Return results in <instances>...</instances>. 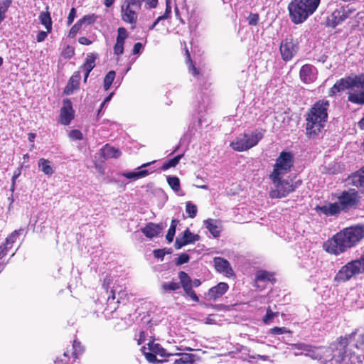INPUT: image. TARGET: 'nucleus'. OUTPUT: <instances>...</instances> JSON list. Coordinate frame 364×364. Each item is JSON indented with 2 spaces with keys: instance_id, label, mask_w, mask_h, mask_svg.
<instances>
[{
  "instance_id": "1",
  "label": "nucleus",
  "mask_w": 364,
  "mask_h": 364,
  "mask_svg": "<svg viewBox=\"0 0 364 364\" xmlns=\"http://www.w3.org/2000/svg\"><path fill=\"white\" fill-rule=\"evenodd\" d=\"M305 355L323 363L333 360L336 364H357L364 361V333L353 332L339 337L328 348L309 346Z\"/></svg>"
},
{
  "instance_id": "2",
  "label": "nucleus",
  "mask_w": 364,
  "mask_h": 364,
  "mask_svg": "<svg viewBox=\"0 0 364 364\" xmlns=\"http://www.w3.org/2000/svg\"><path fill=\"white\" fill-rule=\"evenodd\" d=\"M364 237V225L354 226L341 230L323 243L329 254L338 255L355 245Z\"/></svg>"
},
{
  "instance_id": "3",
  "label": "nucleus",
  "mask_w": 364,
  "mask_h": 364,
  "mask_svg": "<svg viewBox=\"0 0 364 364\" xmlns=\"http://www.w3.org/2000/svg\"><path fill=\"white\" fill-rule=\"evenodd\" d=\"M329 101L326 99L316 102L309 109L306 117V134L309 137L318 136L328 121Z\"/></svg>"
},
{
  "instance_id": "4",
  "label": "nucleus",
  "mask_w": 364,
  "mask_h": 364,
  "mask_svg": "<svg viewBox=\"0 0 364 364\" xmlns=\"http://www.w3.org/2000/svg\"><path fill=\"white\" fill-rule=\"evenodd\" d=\"M321 0H292L288 9L291 21L295 24L304 22L317 9Z\"/></svg>"
},
{
  "instance_id": "5",
  "label": "nucleus",
  "mask_w": 364,
  "mask_h": 364,
  "mask_svg": "<svg viewBox=\"0 0 364 364\" xmlns=\"http://www.w3.org/2000/svg\"><path fill=\"white\" fill-rule=\"evenodd\" d=\"M263 135V132L261 131H255L250 134H244L236 137L230 144V146L236 151H247L256 146L262 139Z\"/></svg>"
},
{
  "instance_id": "6",
  "label": "nucleus",
  "mask_w": 364,
  "mask_h": 364,
  "mask_svg": "<svg viewBox=\"0 0 364 364\" xmlns=\"http://www.w3.org/2000/svg\"><path fill=\"white\" fill-rule=\"evenodd\" d=\"M282 176H270L272 181V186L269 192L272 198H281L286 197L291 192L294 191L293 185Z\"/></svg>"
},
{
  "instance_id": "7",
  "label": "nucleus",
  "mask_w": 364,
  "mask_h": 364,
  "mask_svg": "<svg viewBox=\"0 0 364 364\" xmlns=\"http://www.w3.org/2000/svg\"><path fill=\"white\" fill-rule=\"evenodd\" d=\"M294 164V156L290 151H282L276 160L270 176H285Z\"/></svg>"
},
{
  "instance_id": "8",
  "label": "nucleus",
  "mask_w": 364,
  "mask_h": 364,
  "mask_svg": "<svg viewBox=\"0 0 364 364\" xmlns=\"http://www.w3.org/2000/svg\"><path fill=\"white\" fill-rule=\"evenodd\" d=\"M364 85V74L355 76L347 77L338 80L330 89L328 95L333 96L335 94L353 87H362Z\"/></svg>"
},
{
  "instance_id": "9",
  "label": "nucleus",
  "mask_w": 364,
  "mask_h": 364,
  "mask_svg": "<svg viewBox=\"0 0 364 364\" xmlns=\"http://www.w3.org/2000/svg\"><path fill=\"white\" fill-rule=\"evenodd\" d=\"M363 272V266L358 261H350L343 266L336 274L334 280L337 282H345L352 277Z\"/></svg>"
},
{
  "instance_id": "10",
  "label": "nucleus",
  "mask_w": 364,
  "mask_h": 364,
  "mask_svg": "<svg viewBox=\"0 0 364 364\" xmlns=\"http://www.w3.org/2000/svg\"><path fill=\"white\" fill-rule=\"evenodd\" d=\"M299 49L298 41L291 36H287L281 41L279 46L282 59L285 62L291 60L296 55Z\"/></svg>"
},
{
  "instance_id": "11",
  "label": "nucleus",
  "mask_w": 364,
  "mask_h": 364,
  "mask_svg": "<svg viewBox=\"0 0 364 364\" xmlns=\"http://www.w3.org/2000/svg\"><path fill=\"white\" fill-rule=\"evenodd\" d=\"M146 346H143L141 350L146 359L151 363H159L160 360H157L156 355H159L161 357L170 356V353H166V350L162 348L159 343H155L154 340H150L146 344Z\"/></svg>"
},
{
  "instance_id": "12",
  "label": "nucleus",
  "mask_w": 364,
  "mask_h": 364,
  "mask_svg": "<svg viewBox=\"0 0 364 364\" xmlns=\"http://www.w3.org/2000/svg\"><path fill=\"white\" fill-rule=\"evenodd\" d=\"M337 198V203L342 211L348 210L358 202V192L355 189H349L342 192Z\"/></svg>"
},
{
  "instance_id": "13",
  "label": "nucleus",
  "mask_w": 364,
  "mask_h": 364,
  "mask_svg": "<svg viewBox=\"0 0 364 364\" xmlns=\"http://www.w3.org/2000/svg\"><path fill=\"white\" fill-rule=\"evenodd\" d=\"M317 69L311 64L304 65L299 71L300 80L306 84L314 82L317 78Z\"/></svg>"
},
{
  "instance_id": "14",
  "label": "nucleus",
  "mask_w": 364,
  "mask_h": 364,
  "mask_svg": "<svg viewBox=\"0 0 364 364\" xmlns=\"http://www.w3.org/2000/svg\"><path fill=\"white\" fill-rule=\"evenodd\" d=\"M140 9H133L131 6L122 4L121 8V14L122 20L128 23L132 24V28H135V25L138 18V11Z\"/></svg>"
},
{
  "instance_id": "15",
  "label": "nucleus",
  "mask_w": 364,
  "mask_h": 364,
  "mask_svg": "<svg viewBox=\"0 0 364 364\" xmlns=\"http://www.w3.org/2000/svg\"><path fill=\"white\" fill-rule=\"evenodd\" d=\"M74 118V110L69 100H63V105L60 113V122L63 125H68Z\"/></svg>"
},
{
  "instance_id": "16",
  "label": "nucleus",
  "mask_w": 364,
  "mask_h": 364,
  "mask_svg": "<svg viewBox=\"0 0 364 364\" xmlns=\"http://www.w3.org/2000/svg\"><path fill=\"white\" fill-rule=\"evenodd\" d=\"M200 237L198 235L192 233L188 229H186L182 234L181 237H177L175 242L176 249H181L182 247L194 243L198 241Z\"/></svg>"
},
{
  "instance_id": "17",
  "label": "nucleus",
  "mask_w": 364,
  "mask_h": 364,
  "mask_svg": "<svg viewBox=\"0 0 364 364\" xmlns=\"http://www.w3.org/2000/svg\"><path fill=\"white\" fill-rule=\"evenodd\" d=\"M315 210L319 215H324L326 216H333L339 214L342 210L339 205L336 203H328L323 205H317Z\"/></svg>"
},
{
  "instance_id": "18",
  "label": "nucleus",
  "mask_w": 364,
  "mask_h": 364,
  "mask_svg": "<svg viewBox=\"0 0 364 364\" xmlns=\"http://www.w3.org/2000/svg\"><path fill=\"white\" fill-rule=\"evenodd\" d=\"M213 262L217 272L223 274L227 277H231L233 275V270L228 260L221 257H215Z\"/></svg>"
},
{
  "instance_id": "19",
  "label": "nucleus",
  "mask_w": 364,
  "mask_h": 364,
  "mask_svg": "<svg viewBox=\"0 0 364 364\" xmlns=\"http://www.w3.org/2000/svg\"><path fill=\"white\" fill-rule=\"evenodd\" d=\"M165 227L163 223L156 224L149 223L144 228H141V230L146 237L153 238L158 236Z\"/></svg>"
},
{
  "instance_id": "20",
  "label": "nucleus",
  "mask_w": 364,
  "mask_h": 364,
  "mask_svg": "<svg viewBox=\"0 0 364 364\" xmlns=\"http://www.w3.org/2000/svg\"><path fill=\"white\" fill-rule=\"evenodd\" d=\"M228 284L220 282L216 286L210 288L206 294V297L209 300L215 301L222 296L228 289Z\"/></svg>"
},
{
  "instance_id": "21",
  "label": "nucleus",
  "mask_w": 364,
  "mask_h": 364,
  "mask_svg": "<svg viewBox=\"0 0 364 364\" xmlns=\"http://www.w3.org/2000/svg\"><path fill=\"white\" fill-rule=\"evenodd\" d=\"M348 101L355 104L364 105V85L352 87L348 92Z\"/></svg>"
},
{
  "instance_id": "22",
  "label": "nucleus",
  "mask_w": 364,
  "mask_h": 364,
  "mask_svg": "<svg viewBox=\"0 0 364 364\" xmlns=\"http://www.w3.org/2000/svg\"><path fill=\"white\" fill-rule=\"evenodd\" d=\"M347 18L344 9H336L327 18V24L331 27H336Z\"/></svg>"
},
{
  "instance_id": "23",
  "label": "nucleus",
  "mask_w": 364,
  "mask_h": 364,
  "mask_svg": "<svg viewBox=\"0 0 364 364\" xmlns=\"http://www.w3.org/2000/svg\"><path fill=\"white\" fill-rule=\"evenodd\" d=\"M96 55L94 54L88 55L86 58L85 63L80 68L78 73L84 72V81L86 82L90 73L95 66Z\"/></svg>"
},
{
  "instance_id": "24",
  "label": "nucleus",
  "mask_w": 364,
  "mask_h": 364,
  "mask_svg": "<svg viewBox=\"0 0 364 364\" xmlns=\"http://www.w3.org/2000/svg\"><path fill=\"white\" fill-rule=\"evenodd\" d=\"M126 296V293L122 286L117 285L113 287L111 291V295L108 296L107 301L111 302L117 299V303H119Z\"/></svg>"
},
{
  "instance_id": "25",
  "label": "nucleus",
  "mask_w": 364,
  "mask_h": 364,
  "mask_svg": "<svg viewBox=\"0 0 364 364\" xmlns=\"http://www.w3.org/2000/svg\"><path fill=\"white\" fill-rule=\"evenodd\" d=\"M38 18L41 23L44 26L47 32L50 33L52 31L53 21L50 14L48 11V6L46 7V11L41 12Z\"/></svg>"
},
{
  "instance_id": "26",
  "label": "nucleus",
  "mask_w": 364,
  "mask_h": 364,
  "mask_svg": "<svg viewBox=\"0 0 364 364\" xmlns=\"http://www.w3.org/2000/svg\"><path fill=\"white\" fill-rule=\"evenodd\" d=\"M170 355L178 356L173 364H193L195 362V355L190 353H170Z\"/></svg>"
},
{
  "instance_id": "27",
  "label": "nucleus",
  "mask_w": 364,
  "mask_h": 364,
  "mask_svg": "<svg viewBox=\"0 0 364 364\" xmlns=\"http://www.w3.org/2000/svg\"><path fill=\"white\" fill-rule=\"evenodd\" d=\"M205 228L209 230L215 237L219 236L220 232V226L219 223L213 219H208L205 221Z\"/></svg>"
},
{
  "instance_id": "28",
  "label": "nucleus",
  "mask_w": 364,
  "mask_h": 364,
  "mask_svg": "<svg viewBox=\"0 0 364 364\" xmlns=\"http://www.w3.org/2000/svg\"><path fill=\"white\" fill-rule=\"evenodd\" d=\"M101 154L105 158H114L117 159L121 155V151L118 149H115L108 144H106L101 149Z\"/></svg>"
},
{
  "instance_id": "29",
  "label": "nucleus",
  "mask_w": 364,
  "mask_h": 364,
  "mask_svg": "<svg viewBox=\"0 0 364 364\" xmlns=\"http://www.w3.org/2000/svg\"><path fill=\"white\" fill-rule=\"evenodd\" d=\"M38 167L46 175H52L54 173L53 167L50 166V161L43 158L38 161Z\"/></svg>"
},
{
  "instance_id": "30",
  "label": "nucleus",
  "mask_w": 364,
  "mask_h": 364,
  "mask_svg": "<svg viewBox=\"0 0 364 364\" xmlns=\"http://www.w3.org/2000/svg\"><path fill=\"white\" fill-rule=\"evenodd\" d=\"M80 77V73H77L76 75H74L70 77V79L68 82V84L65 90V92L67 94H70L74 89L77 87L78 84H79Z\"/></svg>"
},
{
  "instance_id": "31",
  "label": "nucleus",
  "mask_w": 364,
  "mask_h": 364,
  "mask_svg": "<svg viewBox=\"0 0 364 364\" xmlns=\"http://www.w3.org/2000/svg\"><path fill=\"white\" fill-rule=\"evenodd\" d=\"M149 174L148 170L143 169L139 171L134 172H125L122 173V176L129 179H138L144 178Z\"/></svg>"
},
{
  "instance_id": "32",
  "label": "nucleus",
  "mask_w": 364,
  "mask_h": 364,
  "mask_svg": "<svg viewBox=\"0 0 364 364\" xmlns=\"http://www.w3.org/2000/svg\"><path fill=\"white\" fill-rule=\"evenodd\" d=\"M274 280L273 275L266 271H258L256 274L255 282L256 283L260 282H272Z\"/></svg>"
},
{
  "instance_id": "33",
  "label": "nucleus",
  "mask_w": 364,
  "mask_h": 364,
  "mask_svg": "<svg viewBox=\"0 0 364 364\" xmlns=\"http://www.w3.org/2000/svg\"><path fill=\"white\" fill-rule=\"evenodd\" d=\"M178 278L183 289L193 287L191 279L185 272H180L178 273Z\"/></svg>"
},
{
  "instance_id": "34",
  "label": "nucleus",
  "mask_w": 364,
  "mask_h": 364,
  "mask_svg": "<svg viewBox=\"0 0 364 364\" xmlns=\"http://www.w3.org/2000/svg\"><path fill=\"white\" fill-rule=\"evenodd\" d=\"M171 13V6L170 0H166V11L162 16H159L154 22L153 25L155 26L162 20L168 19Z\"/></svg>"
},
{
  "instance_id": "35",
  "label": "nucleus",
  "mask_w": 364,
  "mask_h": 364,
  "mask_svg": "<svg viewBox=\"0 0 364 364\" xmlns=\"http://www.w3.org/2000/svg\"><path fill=\"white\" fill-rule=\"evenodd\" d=\"M22 229L14 230L10 235H9L4 245L9 247V249L12 247V245L16 241L17 237L20 235Z\"/></svg>"
},
{
  "instance_id": "36",
  "label": "nucleus",
  "mask_w": 364,
  "mask_h": 364,
  "mask_svg": "<svg viewBox=\"0 0 364 364\" xmlns=\"http://www.w3.org/2000/svg\"><path fill=\"white\" fill-rule=\"evenodd\" d=\"M180 287V283L173 281L169 282H164L161 284V289L164 291V292H167L169 291H176L179 289Z\"/></svg>"
},
{
  "instance_id": "37",
  "label": "nucleus",
  "mask_w": 364,
  "mask_h": 364,
  "mask_svg": "<svg viewBox=\"0 0 364 364\" xmlns=\"http://www.w3.org/2000/svg\"><path fill=\"white\" fill-rule=\"evenodd\" d=\"M178 223H179V221L176 219H173L171 221V226H170V228L168 230V232L166 234V240H168V242L169 243L171 242L173 240V237H174L175 232H176V226L178 224Z\"/></svg>"
},
{
  "instance_id": "38",
  "label": "nucleus",
  "mask_w": 364,
  "mask_h": 364,
  "mask_svg": "<svg viewBox=\"0 0 364 364\" xmlns=\"http://www.w3.org/2000/svg\"><path fill=\"white\" fill-rule=\"evenodd\" d=\"M167 182L174 192H178L180 190V180L178 177L168 176Z\"/></svg>"
},
{
  "instance_id": "39",
  "label": "nucleus",
  "mask_w": 364,
  "mask_h": 364,
  "mask_svg": "<svg viewBox=\"0 0 364 364\" xmlns=\"http://www.w3.org/2000/svg\"><path fill=\"white\" fill-rule=\"evenodd\" d=\"M181 157H182V155H178V156H175L173 159L166 161L163 164L161 168L163 170H167L171 167H175L179 163Z\"/></svg>"
},
{
  "instance_id": "40",
  "label": "nucleus",
  "mask_w": 364,
  "mask_h": 364,
  "mask_svg": "<svg viewBox=\"0 0 364 364\" xmlns=\"http://www.w3.org/2000/svg\"><path fill=\"white\" fill-rule=\"evenodd\" d=\"M115 77V72L114 71H109L104 79V87L105 90H107L109 89L111 85L113 82V80Z\"/></svg>"
},
{
  "instance_id": "41",
  "label": "nucleus",
  "mask_w": 364,
  "mask_h": 364,
  "mask_svg": "<svg viewBox=\"0 0 364 364\" xmlns=\"http://www.w3.org/2000/svg\"><path fill=\"white\" fill-rule=\"evenodd\" d=\"M186 211L189 218H193L196 217L198 210L196 205L193 204L191 202H187L186 204Z\"/></svg>"
},
{
  "instance_id": "42",
  "label": "nucleus",
  "mask_w": 364,
  "mask_h": 364,
  "mask_svg": "<svg viewBox=\"0 0 364 364\" xmlns=\"http://www.w3.org/2000/svg\"><path fill=\"white\" fill-rule=\"evenodd\" d=\"M97 19V16L95 14H90L86 15L83 16L82 18H80L78 21L80 23L82 26L85 25H90L95 22Z\"/></svg>"
},
{
  "instance_id": "43",
  "label": "nucleus",
  "mask_w": 364,
  "mask_h": 364,
  "mask_svg": "<svg viewBox=\"0 0 364 364\" xmlns=\"http://www.w3.org/2000/svg\"><path fill=\"white\" fill-rule=\"evenodd\" d=\"M353 182L357 186L364 187V167L360 173L353 176Z\"/></svg>"
},
{
  "instance_id": "44",
  "label": "nucleus",
  "mask_w": 364,
  "mask_h": 364,
  "mask_svg": "<svg viewBox=\"0 0 364 364\" xmlns=\"http://www.w3.org/2000/svg\"><path fill=\"white\" fill-rule=\"evenodd\" d=\"M278 312L274 313L271 311L270 307H268L267 309L266 315L263 318L264 323L266 324L269 323L274 317L278 316Z\"/></svg>"
},
{
  "instance_id": "45",
  "label": "nucleus",
  "mask_w": 364,
  "mask_h": 364,
  "mask_svg": "<svg viewBox=\"0 0 364 364\" xmlns=\"http://www.w3.org/2000/svg\"><path fill=\"white\" fill-rule=\"evenodd\" d=\"M21 174V168H18L14 172V174H13V176L11 178V186L10 188V191L12 193L15 191L16 181L17 178L20 176Z\"/></svg>"
},
{
  "instance_id": "46",
  "label": "nucleus",
  "mask_w": 364,
  "mask_h": 364,
  "mask_svg": "<svg viewBox=\"0 0 364 364\" xmlns=\"http://www.w3.org/2000/svg\"><path fill=\"white\" fill-rule=\"evenodd\" d=\"M143 0H125L123 4L131 6L133 9H141Z\"/></svg>"
},
{
  "instance_id": "47",
  "label": "nucleus",
  "mask_w": 364,
  "mask_h": 364,
  "mask_svg": "<svg viewBox=\"0 0 364 364\" xmlns=\"http://www.w3.org/2000/svg\"><path fill=\"white\" fill-rule=\"evenodd\" d=\"M73 355L75 356V358H77V355L82 353L83 347L81 346L80 342L75 341L73 342Z\"/></svg>"
},
{
  "instance_id": "48",
  "label": "nucleus",
  "mask_w": 364,
  "mask_h": 364,
  "mask_svg": "<svg viewBox=\"0 0 364 364\" xmlns=\"http://www.w3.org/2000/svg\"><path fill=\"white\" fill-rule=\"evenodd\" d=\"M118 35L117 37V41L124 43L125 39L127 37V32L124 28H119L117 30Z\"/></svg>"
},
{
  "instance_id": "49",
  "label": "nucleus",
  "mask_w": 364,
  "mask_h": 364,
  "mask_svg": "<svg viewBox=\"0 0 364 364\" xmlns=\"http://www.w3.org/2000/svg\"><path fill=\"white\" fill-rule=\"evenodd\" d=\"M269 333L271 334L279 335L283 333H291V331L285 327H274L269 330Z\"/></svg>"
},
{
  "instance_id": "50",
  "label": "nucleus",
  "mask_w": 364,
  "mask_h": 364,
  "mask_svg": "<svg viewBox=\"0 0 364 364\" xmlns=\"http://www.w3.org/2000/svg\"><path fill=\"white\" fill-rule=\"evenodd\" d=\"M81 27H82V25L77 21V23L75 24H74L72 26V28H70V30L69 31L68 36L70 38H74L76 36V34L77 33V32L80 31Z\"/></svg>"
},
{
  "instance_id": "51",
  "label": "nucleus",
  "mask_w": 364,
  "mask_h": 364,
  "mask_svg": "<svg viewBox=\"0 0 364 364\" xmlns=\"http://www.w3.org/2000/svg\"><path fill=\"white\" fill-rule=\"evenodd\" d=\"M69 136L73 140H80L82 139V133L77 129H73L70 132Z\"/></svg>"
},
{
  "instance_id": "52",
  "label": "nucleus",
  "mask_w": 364,
  "mask_h": 364,
  "mask_svg": "<svg viewBox=\"0 0 364 364\" xmlns=\"http://www.w3.org/2000/svg\"><path fill=\"white\" fill-rule=\"evenodd\" d=\"M75 53L74 48L72 46H68L62 52V55L65 58H70Z\"/></svg>"
},
{
  "instance_id": "53",
  "label": "nucleus",
  "mask_w": 364,
  "mask_h": 364,
  "mask_svg": "<svg viewBox=\"0 0 364 364\" xmlns=\"http://www.w3.org/2000/svg\"><path fill=\"white\" fill-rule=\"evenodd\" d=\"M124 43L122 42L117 41L114 46V54L119 55L124 52Z\"/></svg>"
},
{
  "instance_id": "54",
  "label": "nucleus",
  "mask_w": 364,
  "mask_h": 364,
  "mask_svg": "<svg viewBox=\"0 0 364 364\" xmlns=\"http://www.w3.org/2000/svg\"><path fill=\"white\" fill-rule=\"evenodd\" d=\"M259 16L257 14H250L247 17V21L250 25L256 26L258 23Z\"/></svg>"
},
{
  "instance_id": "55",
  "label": "nucleus",
  "mask_w": 364,
  "mask_h": 364,
  "mask_svg": "<svg viewBox=\"0 0 364 364\" xmlns=\"http://www.w3.org/2000/svg\"><path fill=\"white\" fill-rule=\"evenodd\" d=\"M189 261V256L187 254H181L176 262L177 265L187 263Z\"/></svg>"
},
{
  "instance_id": "56",
  "label": "nucleus",
  "mask_w": 364,
  "mask_h": 364,
  "mask_svg": "<svg viewBox=\"0 0 364 364\" xmlns=\"http://www.w3.org/2000/svg\"><path fill=\"white\" fill-rule=\"evenodd\" d=\"M291 346L292 349L301 350L304 352L309 349V346L305 343H293Z\"/></svg>"
},
{
  "instance_id": "57",
  "label": "nucleus",
  "mask_w": 364,
  "mask_h": 364,
  "mask_svg": "<svg viewBox=\"0 0 364 364\" xmlns=\"http://www.w3.org/2000/svg\"><path fill=\"white\" fill-rule=\"evenodd\" d=\"M187 56L188 61H190L189 65V72L194 76H198L199 75V72L197 68L192 64L191 60H190V55L188 50H186Z\"/></svg>"
},
{
  "instance_id": "58",
  "label": "nucleus",
  "mask_w": 364,
  "mask_h": 364,
  "mask_svg": "<svg viewBox=\"0 0 364 364\" xmlns=\"http://www.w3.org/2000/svg\"><path fill=\"white\" fill-rule=\"evenodd\" d=\"M193 287L183 289L185 293L190 296L193 301H198V297L195 291L192 289Z\"/></svg>"
},
{
  "instance_id": "59",
  "label": "nucleus",
  "mask_w": 364,
  "mask_h": 364,
  "mask_svg": "<svg viewBox=\"0 0 364 364\" xmlns=\"http://www.w3.org/2000/svg\"><path fill=\"white\" fill-rule=\"evenodd\" d=\"M55 364H69L68 355L67 353H63V358H58L55 360Z\"/></svg>"
},
{
  "instance_id": "60",
  "label": "nucleus",
  "mask_w": 364,
  "mask_h": 364,
  "mask_svg": "<svg viewBox=\"0 0 364 364\" xmlns=\"http://www.w3.org/2000/svg\"><path fill=\"white\" fill-rule=\"evenodd\" d=\"M76 16V9L75 8L71 9L68 16V25L70 26L73 23L75 18Z\"/></svg>"
},
{
  "instance_id": "61",
  "label": "nucleus",
  "mask_w": 364,
  "mask_h": 364,
  "mask_svg": "<svg viewBox=\"0 0 364 364\" xmlns=\"http://www.w3.org/2000/svg\"><path fill=\"white\" fill-rule=\"evenodd\" d=\"M48 33H49L47 32V31H40L38 33L37 37H36L37 41L38 42L43 41L46 38Z\"/></svg>"
},
{
  "instance_id": "62",
  "label": "nucleus",
  "mask_w": 364,
  "mask_h": 364,
  "mask_svg": "<svg viewBox=\"0 0 364 364\" xmlns=\"http://www.w3.org/2000/svg\"><path fill=\"white\" fill-rule=\"evenodd\" d=\"M9 250V247H6V246L4 245V244H2L0 246V259H2L3 257H4L7 255Z\"/></svg>"
},
{
  "instance_id": "63",
  "label": "nucleus",
  "mask_w": 364,
  "mask_h": 364,
  "mask_svg": "<svg viewBox=\"0 0 364 364\" xmlns=\"http://www.w3.org/2000/svg\"><path fill=\"white\" fill-rule=\"evenodd\" d=\"M111 283H112V279L110 278V277H107L103 281V284H102L103 288L107 290L109 289Z\"/></svg>"
},
{
  "instance_id": "64",
  "label": "nucleus",
  "mask_w": 364,
  "mask_h": 364,
  "mask_svg": "<svg viewBox=\"0 0 364 364\" xmlns=\"http://www.w3.org/2000/svg\"><path fill=\"white\" fill-rule=\"evenodd\" d=\"M78 41L82 45H90L92 43L91 41L86 37H80Z\"/></svg>"
}]
</instances>
